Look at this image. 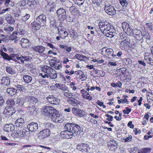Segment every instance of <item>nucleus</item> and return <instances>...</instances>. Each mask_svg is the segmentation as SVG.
<instances>
[{
    "mask_svg": "<svg viewBox=\"0 0 153 153\" xmlns=\"http://www.w3.org/2000/svg\"><path fill=\"white\" fill-rule=\"evenodd\" d=\"M70 36L73 39H76L78 36V33L75 30H71L69 32Z\"/></svg>",
    "mask_w": 153,
    "mask_h": 153,
    "instance_id": "38",
    "label": "nucleus"
},
{
    "mask_svg": "<svg viewBox=\"0 0 153 153\" xmlns=\"http://www.w3.org/2000/svg\"><path fill=\"white\" fill-rule=\"evenodd\" d=\"M16 132L13 133V135L14 137L21 138L26 135L27 131L22 128H17Z\"/></svg>",
    "mask_w": 153,
    "mask_h": 153,
    "instance_id": "6",
    "label": "nucleus"
},
{
    "mask_svg": "<svg viewBox=\"0 0 153 153\" xmlns=\"http://www.w3.org/2000/svg\"><path fill=\"white\" fill-rule=\"evenodd\" d=\"M25 121L24 119L20 118L18 119L15 122V126L18 128H22Z\"/></svg>",
    "mask_w": 153,
    "mask_h": 153,
    "instance_id": "25",
    "label": "nucleus"
},
{
    "mask_svg": "<svg viewBox=\"0 0 153 153\" xmlns=\"http://www.w3.org/2000/svg\"><path fill=\"white\" fill-rule=\"evenodd\" d=\"M73 130V135L74 134L77 135L81 131V127L79 125L74 123Z\"/></svg>",
    "mask_w": 153,
    "mask_h": 153,
    "instance_id": "29",
    "label": "nucleus"
},
{
    "mask_svg": "<svg viewBox=\"0 0 153 153\" xmlns=\"http://www.w3.org/2000/svg\"><path fill=\"white\" fill-rule=\"evenodd\" d=\"M82 97L86 100L90 101L92 100V97L91 96L89 93L85 89H82L80 91Z\"/></svg>",
    "mask_w": 153,
    "mask_h": 153,
    "instance_id": "17",
    "label": "nucleus"
},
{
    "mask_svg": "<svg viewBox=\"0 0 153 153\" xmlns=\"http://www.w3.org/2000/svg\"><path fill=\"white\" fill-rule=\"evenodd\" d=\"M125 29L127 28V30H126V32H125L128 35H132L133 34V30L131 29V27L127 23L125 22Z\"/></svg>",
    "mask_w": 153,
    "mask_h": 153,
    "instance_id": "26",
    "label": "nucleus"
},
{
    "mask_svg": "<svg viewBox=\"0 0 153 153\" xmlns=\"http://www.w3.org/2000/svg\"><path fill=\"white\" fill-rule=\"evenodd\" d=\"M42 73L39 75L43 78H49L51 79H55L57 77V73L51 66L44 65L41 68Z\"/></svg>",
    "mask_w": 153,
    "mask_h": 153,
    "instance_id": "1",
    "label": "nucleus"
},
{
    "mask_svg": "<svg viewBox=\"0 0 153 153\" xmlns=\"http://www.w3.org/2000/svg\"><path fill=\"white\" fill-rule=\"evenodd\" d=\"M68 70L66 69L65 71V73L69 75H72L74 73L76 74L77 77L79 80L81 81L85 80L87 79L86 76L84 74L83 72L81 70L74 71L72 69Z\"/></svg>",
    "mask_w": 153,
    "mask_h": 153,
    "instance_id": "3",
    "label": "nucleus"
},
{
    "mask_svg": "<svg viewBox=\"0 0 153 153\" xmlns=\"http://www.w3.org/2000/svg\"><path fill=\"white\" fill-rule=\"evenodd\" d=\"M63 95L69 98L73 96L72 94L69 92V91L68 90L66 91H63Z\"/></svg>",
    "mask_w": 153,
    "mask_h": 153,
    "instance_id": "51",
    "label": "nucleus"
},
{
    "mask_svg": "<svg viewBox=\"0 0 153 153\" xmlns=\"http://www.w3.org/2000/svg\"><path fill=\"white\" fill-rule=\"evenodd\" d=\"M102 53L103 55L107 57L109 59H112L114 57L116 56V54H114V52L113 49L111 48L105 49L104 51L103 50L102 51Z\"/></svg>",
    "mask_w": 153,
    "mask_h": 153,
    "instance_id": "7",
    "label": "nucleus"
},
{
    "mask_svg": "<svg viewBox=\"0 0 153 153\" xmlns=\"http://www.w3.org/2000/svg\"><path fill=\"white\" fill-rule=\"evenodd\" d=\"M70 60L67 57H65L63 59L62 63L63 64H66L68 62H69Z\"/></svg>",
    "mask_w": 153,
    "mask_h": 153,
    "instance_id": "63",
    "label": "nucleus"
},
{
    "mask_svg": "<svg viewBox=\"0 0 153 153\" xmlns=\"http://www.w3.org/2000/svg\"><path fill=\"white\" fill-rule=\"evenodd\" d=\"M72 112L74 114L80 117H84L85 116V111L75 107L72 108Z\"/></svg>",
    "mask_w": 153,
    "mask_h": 153,
    "instance_id": "11",
    "label": "nucleus"
},
{
    "mask_svg": "<svg viewBox=\"0 0 153 153\" xmlns=\"http://www.w3.org/2000/svg\"><path fill=\"white\" fill-rule=\"evenodd\" d=\"M98 25L101 31L104 35L110 38L114 36L113 27L108 22L105 21H101L99 22Z\"/></svg>",
    "mask_w": 153,
    "mask_h": 153,
    "instance_id": "2",
    "label": "nucleus"
},
{
    "mask_svg": "<svg viewBox=\"0 0 153 153\" xmlns=\"http://www.w3.org/2000/svg\"><path fill=\"white\" fill-rule=\"evenodd\" d=\"M4 29L6 32L10 33L13 30L14 28L12 27L9 26L8 25H7L4 27Z\"/></svg>",
    "mask_w": 153,
    "mask_h": 153,
    "instance_id": "44",
    "label": "nucleus"
},
{
    "mask_svg": "<svg viewBox=\"0 0 153 153\" xmlns=\"http://www.w3.org/2000/svg\"><path fill=\"white\" fill-rule=\"evenodd\" d=\"M6 71L10 74L13 75L16 73L15 69L11 66H7L6 68Z\"/></svg>",
    "mask_w": 153,
    "mask_h": 153,
    "instance_id": "33",
    "label": "nucleus"
},
{
    "mask_svg": "<svg viewBox=\"0 0 153 153\" xmlns=\"http://www.w3.org/2000/svg\"><path fill=\"white\" fill-rule=\"evenodd\" d=\"M33 49L36 52L43 53L45 50V48L42 45H38L32 47Z\"/></svg>",
    "mask_w": 153,
    "mask_h": 153,
    "instance_id": "19",
    "label": "nucleus"
},
{
    "mask_svg": "<svg viewBox=\"0 0 153 153\" xmlns=\"http://www.w3.org/2000/svg\"><path fill=\"white\" fill-rule=\"evenodd\" d=\"M40 134L43 138L46 137L50 135V130L48 128H46L40 131Z\"/></svg>",
    "mask_w": 153,
    "mask_h": 153,
    "instance_id": "27",
    "label": "nucleus"
},
{
    "mask_svg": "<svg viewBox=\"0 0 153 153\" xmlns=\"http://www.w3.org/2000/svg\"><path fill=\"white\" fill-rule=\"evenodd\" d=\"M16 102L20 106H22L23 104L22 100L19 98H17L16 101Z\"/></svg>",
    "mask_w": 153,
    "mask_h": 153,
    "instance_id": "61",
    "label": "nucleus"
},
{
    "mask_svg": "<svg viewBox=\"0 0 153 153\" xmlns=\"http://www.w3.org/2000/svg\"><path fill=\"white\" fill-rule=\"evenodd\" d=\"M67 102L73 106H75L77 104V100L75 99L72 97L68 98L67 100Z\"/></svg>",
    "mask_w": 153,
    "mask_h": 153,
    "instance_id": "35",
    "label": "nucleus"
},
{
    "mask_svg": "<svg viewBox=\"0 0 153 153\" xmlns=\"http://www.w3.org/2000/svg\"><path fill=\"white\" fill-rule=\"evenodd\" d=\"M53 6L52 4H48L46 6V10L50 12L53 11Z\"/></svg>",
    "mask_w": 153,
    "mask_h": 153,
    "instance_id": "53",
    "label": "nucleus"
},
{
    "mask_svg": "<svg viewBox=\"0 0 153 153\" xmlns=\"http://www.w3.org/2000/svg\"><path fill=\"white\" fill-rule=\"evenodd\" d=\"M21 42L22 47L25 48L29 47V42L28 40L25 38H22Z\"/></svg>",
    "mask_w": 153,
    "mask_h": 153,
    "instance_id": "28",
    "label": "nucleus"
},
{
    "mask_svg": "<svg viewBox=\"0 0 153 153\" xmlns=\"http://www.w3.org/2000/svg\"><path fill=\"white\" fill-rule=\"evenodd\" d=\"M0 55L3 57L4 59H6L8 60H11V57H10V56L7 53L4 52L2 50L1 51Z\"/></svg>",
    "mask_w": 153,
    "mask_h": 153,
    "instance_id": "41",
    "label": "nucleus"
},
{
    "mask_svg": "<svg viewBox=\"0 0 153 153\" xmlns=\"http://www.w3.org/2000/svg\"><path fill=\"white\" fill-rule=\"evenodd\" d=\"M18 33L16 31H13L9 37V39L11 40H16L17 38L16 35Z\"/></svg>",
    "mask_w": 153,
    "mask_h": 153,
    "instance_id": "43",
    "label": "nucleus"
},
{
    "mask_svg": "<svg viewBox=\"0 0 153 153\" xmlns=\"http://www.w3.org/2000/svg\"><path fill=\"white\" fill-rule=\"evenodd\" d=\"M100 0H92V4L97 6L99 7L100 5Z\"/></svg>",
    "mask_w": 153,
    "mask_h": 153,
    "instance_id": "56",
    "label": "nucleus"
},
{
    "mask_svg": "<svg viewBox=\"0 0 153 153\" xmlns=\"http://www.w3.org/2000/svg\"><path fill=\"white\" fill-rule=\"evenodd\" d=\"M46 16L44 14H42V15H39L36 18V22L41 25V27L46 26Z\"/></svg>",
    "mask_w": 153,
    "mask_h": 153,
    "instance_id": "9",
    "label": "nucleus"
},
{
    "mask_svg": "<svg viewBox=\"0 0 153 153\" xmlns=\"http://www.w3.org/2000/svg\"><path fill=\"white\" fill-rule=\"evenodd\" d=\"M46 99L48 102L52 104L57 105L59 103L58 99L53 95H49Z\"/></svg>",
    "mask_w": 153,
    "mask_h": 153,
    "instance_id": "16",
    "label": "nucleus"
},
{
    "mask_svg": "<svg viewBox=\"0 0 153 153\" xmlns=\"http://www.w3.org/2000/svg\"><path fill=\"white\" fill-rule=\"evenodd\" d=\"M58 16L61 20H64L67 18V15L65 10L63 8L59 9L56 11Z\"/></svg>",
    "mask_w": 153,
    "mask_h": 153,
    "instance_id": "12",
    "label": "nucleus"
},
{
    "mask_svg": "<svg viewBox=\"0 0 153 153\" xmlns=\"http://www.w3.org/2000/svg\"><path fill=\"white\" fill-rule=\"evenodd\" d=\"M15 112L13 107H6L4 110L3 114L6 117H11Z\"/></svg>",
    "mask_w": 153,
    "mask_h": 153,
    "instance_id": "8",
    "label": "nucleus"
},
{
    "mask_svg": "<svg viewBox=\"0 0 153 153\" xmlns=\"http://www.w3.org/2000/svg\"><path fill=\"white\" fill-rule=\"evenodd\" d=\"M77 150L82 152H88L90 149L89 146L87 144L80 143L78 144L76 146Z\"/></svg>",
    "mask_w": 153,
    "mask_h": 153,
    "instance_id": "10",
    "label": "nucleus"
},
{
    "mask_svg": "<svg viewBox=\"0 0 153 153\" xmlns=\"http://www.w3.org/2000/svg\"><path fill=\"white\" fill-rule=\"evenodd\" d=\"M9 4L11 5V6H13L14 5V3L11 1L10 0H5L4 2V5L5 7H8Z\"/></svg>",
    "mask_w": 153,
    "mask_h": 153,
    "instance_id": "47",
    "label": "nucleus"
},
{
    "mask_svg": "<svg viewBox=\"0 0 153 153\" xmlns=\"http://www.w3.org/2000/svg\"><path fill=\"white\" fill-rule=\"evenodd\" d=\"M10 79L8 76H4L2 78L1 81V84L7 86L10 85Z\"/></svg>",
    "mask_w": 153,
    "mask_h": 153,
    "instance_id": "30",
    "label": "nucleus"
},
{
    "mask_svg": "<svg viewBox=\"0 0 153 153\" xmlns=\"http://www.w3.org/2000/svg\"><path fill=\"white\" fill-rule=\"evenodd\" d=\"M6 103L9 107H13L14 105L15 102L13 99H10L7 100Z\"/></svg>",
    "mask_w": 153,
    "mask_h": 153,
    "instance_id": "46",
    "label": "nucleus"
},
{
    "mask_svg": "<svg viewBox=\"0 0 153 153\" xmlns=\"http://www.w3.org/2000/svg\"><path fill=\"white\" fill-rule=\"evenodd\" d=\"M65 130V131L61 132L60 133L61 136L64 138L69 139L72 138L73 135L71 132H70L67 129Z\"/></svg>",
    "mask_w": 153,
    "mask_h": 153,
    "instance_id": "18",
    "label": "nucleus"
},
{
    "mask_svg": "<svg viewBox=\"0 0 153 153\" xmlns=\"http://www.w3.org/2000/svg\"><path fill=\"white\" fill-rule=\"evenodd\" d=\"M58 34L59 36L62 39H65L66 37L68 36V34L66 31L63 32L61 31L60 32H58Z\"/></svg>",
    "mask_w": 153,
    "mask_h": 153,
    "instance_id": "40",
    "label": "nucleus"
},
{
    "mask_svg": "<svg viewBox=\"0 0 153 153\" xmlns=\"http://www.w3.org/2000/svg\"><path fill=\"white\" fill-rule=\"evenodd\" d=\"M30 26L35 31L39 30L41 27V25L39 24L38 22L36 21L32 22L30 24Z\"/></svg>",
    "mask_w": 153,
    "mask_h": 153,
    "instance_id": "23",
    "label": "nucleus"
},
{
    "mask_svg": "<svg viewBox=\"0 0 153 153\" xmlns=\"http://www.w3.org/2000/svg\"><path fill=\"white\" fill-rule=\"evenodd\" d=\"M38 124L37 123L32 122L27 126V128L31 131H34L38 128Z\"/></svg>",
    "mask_w": 153,
    "mask_h": 153,
    "instance_id": "20",
    "label": "nucleus"
},
{
    "mask_svg": "<svg viewBox=\"0 0 153 153\" xmlns=\"http://www.w3.org/2000/svg\"><path fill=\"white\" fill-rule=\"evenodd\" d=\"M122 84L121 82L119 81L118 83H112L111 84V85L113 87L117 88L119 87L120 88L121 87Z\"/></svg>",
    "mask_w": 153,
    "mask_h": 153,
    "instance_id": "48",
    "label": "nucleus"
},
{
    "mask_svg": "<svg viewBox=\"0 0 153 153\" xmlns=\"http://www.w3.org/2000/svg\"><path fill=\"white\" fill-rule=\"evenodd\" d=\"M25 99L28 102H32L33 104L34 103H36L38 101V99L37 98L32 96H26L25 97Z\"/></svg>",
    "mask_w": 153,
    "mask_h": 153,
    "instance_id": "36",
    "label": "nucleus"
},
{
    "mask_svg": "<svg viewBox=\"0 0 153 153\" xmlns=\"http://www.w3.org/2000/svg\"><path fill=\"white\" fill-rule=\"evenodd\" d=\"M151 150V149L149 148H143L140 150L141 153H149Z\"/></svg>",
    "mask_w": 153,
    "mask_h": 153,
    "instance_id": "49",
    "label": "nucleus"
},
{
    "mask_svg": "<svg viewBox=\"0 0 153 153\" xmlns=\"http://www.w3.org/2000/svg\"><path fill=\"white\" fill-rule=\"evenodd\" d=\"M16 88L18 90L20 91H23L25 90V87L22 85H17L16 86Z\"/></svg>",
    "mask_w": 153,
    "mask_h": 153,
    "instance_id": "57",
    "label": "nucleus"
},
{
    "mask_svg": "<svg viewBox=\"0 0 153 153\" xmlns=\"http://www.w3.org/2000/svg\"><path fill=\"white\" fill-rule=\"evenodd\" d=\"M104 9L105 12L109 15L113 16L116 13L114 8L110 5H106Z\"/></svg>",
    "mask_w": 153,
    "mask_h": 153,
    "instance_id": "14",
    "label": "nucleus"
},
{
    "mask_svg": "<svg viewBox=\"0 0 153 153\" xmlns=\"http://www.w3.org/2000/svg\"><path fill=\"white\" fill-rule=\"evenodd\" d=\"M43 111L44 114L45 116L50 117L51 118L53 114H55V109L53 107L51 106H46L43 108Z\"/></svg>",
    "mask_w": 153,
    "mask_h": 153,
    "instance_id": "5",
    "label": "nucleus"
},
{
    "mask_svg": "<svg viewBox=\"0 0 153 153\" xmlns=\"http://www.w3.org/2000/svg\"><path fill=\"white\" fill-rule=\"evenodd\" d=\"M20 59H19L21 63H24V61H28L30 59L29 56H22L21 55L20 56Z\"/></svg>",
    "mask_w": 153,
    "mask_h": 153,
    "instance_id": "45",
    "label": "nucleus"
},
{
    "mask_svg": "<svg viewBox=\"0 0 153 153\" xmlns=\"http://www.w3.org/2000/svg\"><path fill=\"white\" fill-rule=\"evenodd\" d=\"M49 62V65L52 68L53 67L56 70H60L62 68L61 62L57 59L56 57L50 59Z\"/></svg>",
    "mask_w": 153,
    "mask_h": 153,
    "instance_id": "4",
    "label": "nucleus"
},
{
    "mask_svg": "<svg viewBox=\"0 0 153 153\" xmlns=\"http://www.w3.org/2000/svg\"><path fill=\"white\" fill-rule=\"evenodd\" d=\"M6 37L5 35L0 34V43H1V41L5 42L6 40Z\"/></svg>",
    "mask_w": 153,
    "mask_h": 153,
    "instance_id": "54",
    "label": "nucleus"
},
{
    "mask_svg": "<svg viewBox=\"0 0 153 153\" xmlns=\"http://www.w3.org/2000/svg\"><path fill=\"white\" fill-rule=\"evenodd\" d=\"M6 20L7 22L10 25H13L15 22V20L14 17L10 15H8L6 17Z\"/></svg>",
    "mask_w": 153,
    "mask_h": 153,
    "instance_id": "31",
    "label": "nucleus"
},
{
    "mask_svg": "<svg viewBox=\"0 0 153 153\" xmlns=\"http://www.w3.org/2000/svg\"><path fill=\"white\" fill-rule=\"evenodd\" d=\"M45 125L46 127H48L49 128H53L54 126V125L52 124L49 123H46Z\"/></svg>",
    "mask_w": 153,
    "mask_h": 153,
    "instance_id": "64",
    "label": "nucleus"
},
{
    "mask_svg": "<svg viewBox=\"0 0 153 153\" xmlns=\"http://www.w3.org/2000/svg\"><path fill=\"white\" fill-rule=\"evenodd\" d=\"M76 84L75 82H72L70 83L69 85L71 88L72 89V90L73 91H75L77 89V87L76 86Z\"/></svg>",
    "mask_w": 153,
    "mask_h": 153,
    "instance_id": "52",
    "label": "nucleus"
},
{
    "mask_svg": "<svg viewBox=\"0 0 153 153\" xmlns=\"http://www.w3.org/2000/svg\"><path fill=\"white\" fill-rule=\"evenodd\" d=\"M27 4L30 9H35L36 7L37 3L35 0H28Z\"/></svg>",
    "mask_w": 153,
    "mask_h": 153,
    "instance_id": "21",
    "label": "nucleus"
},
{
    "mask_svg": "<svg viewBox=\"0 0 153 153\" xmlns=\"http://www.w3.org/2000/svg\"><path fill=\"white\" fill-rule=\"evenodd\" d=\"M144 59L148 63L152 65H153V56L151 55H149L146 56L144 57Z\"/></svg>",
    "mask_w": 153,
    "mask_h": 153,
    "instance_id": "37",
    "label": "nucleus"
},
{
    "mask_svg": "<svg viewBox=\"0 0 153 153\" xmlns=\"http://www.w3.org/2000/svg\"><path fill=\"white\" fill-rule=\"evenodd\" d=\"M74 123H67L65 124L64 126L65 129H67L71 132L72 134H73V127Z\"/></svg>",
    "mask_w": 153,
    "mask_h": 153,
    "instance_id": "24",
    "label": "nucleus"
},
{
    "mask_svg": "<svg viewBox=\"0 0 153 153\" xmlns=\"http://www.w3.org/2000/svg\"><path fill=\"white\" fill-rule=\"evenodd\" d=\"M14 129V126L11 124L5 125L4 127V131L8 132L13 131Z\"/></svg>",
    "mask_w": 153,
    "mask_h": 153,
    "instance_id": "22",
    "label": "nucleus"
},
{
    "mask_svg": "<svg viewBox=\"0 0 153 153\" xmlns=\"http://www.w3.org/2000/svg\"><path fill=\"white\" fill-rule=\"evenodd\" d=\"M77 10V8L73 5L70 7V11L71 13H75Z\"/></svg>",
    "mask_w": 153,
    "mask_h": 153,
    "instance_id": "58",
    "label": "nucleus"
},
{
    "mask_svg": "<svg viewBox=\"0 0 153 153\" xmlns=\"http://www.w3.org/2000/svg\"><path fill=\"white\" fill-rule=\"evenodd\" d=\"M16 90L14 88H8L7 89V93L11 96L14 95L16 93Z\"/></svg>",
    "mask_w": 153,
    "mask_h": 153,
    "instance_id": "39",
    "label": "nucleus"
},
{
    "mask_svg": "<svg viewBox=\"0 0 153 153\" xmlns=\"http://www.w3.org/2000/svg\"><path fill=\"white\" fill-rule=\"evenodd\" d=\"M84 1V0H78L74 1V2L75 4H77L78 5L80 6L83 3Z\"/></svg>",
    "mask_w": 153,
    "mask_h": 153,
    "instance_id": "59",
    "label": "nucleus"
},
{
    "mask_svg": "<svg viewBox=\"0 0 153 153\" xmlns=\"http://www.w3.org/2000/svg\"><path fill=\"white\" fill-rule=\"evenodd\" d=\"M105 117H108L106 119V120H107L109 121H111L113 119V117L112 116L108 114H106L105 115Z\"/></svg>",
    "mask_w": 153,
    "mask_h": 153,
    "instance_id": "62",
    "label": "nucleus"
},
{
    "mask_svg": "<svg viewBox=\"0 0 153 153\" xmlns=\"http://www.w3.org/2000/svg\"><path fill=\"white\" fill-rule=\"evenodd\" d=\"M74 57L80 61L83 60L85 61H86L88 59L86 56L79 54H76Z\"/></svg>",
    "mask_w": 153,
    "mask_h": 153,
    "instance_id": "32",
    "label": "nucleus"
},
{
    "mask_svg": "<svg viewBox=\"0 0 153 153\" xmlns=\"http://www.w3.org/2000/svg\"><path fill=\"white\" fill-rule=\"evenodd\" d=\"M117 145L116 141L113 139H110L108 142V148L111 151H114L116 149Z\"/></svg>",
    "mask_w": 153,
    "mask_h": 153,
    "instance_id": "13",
    "label": "nucleus"
},
{
    "mask_svg": "<svg viewBox=\"0 0 153 153\" xmlns=\"http://www.w3.org/2000/svg\"><path fill=\"white\" fill-rule=\"evenodd\" d=\"M23 79L25 82L29 83L31 81L32 77L30 76L25 75L23 76Z\"/></svg>",
    "mask_w": 153,
    "mask_h": 153,
    "instance_id": "42",
    "label": "nucleus"
},
{
    "mask_svg": "<svg viewBox=\"0 0 153 153\" xmlns=\"http://www.w3.org/2000/svg\"><path fill=\"white\" fill-rule=\"evenodd\" d=\"M51 119L53 122L58 123H61L64 120L63 117L62 115L56 113L53 114Z\"/></svg>",
    "mask_w": 153,
    "mask_h": 153,
    "instance_id": "15",
    "label": "nucleus"
},
{
    "mask_svg": "<svg viewBox=\"0 0 153 153\" xmlns=\"http://www.w3.org/2000/svg\"><path fill=\"white\" fill-rule=\"evenodd\" d=\"M10 57L11 58V60L15 61L19 60L20 59V56H19V55L18 54H12Z\"/></svg>",
    "mask_w": 153,
    "mask_h": 153,
    "instance_id": "50",
    "label": "nucleus"
},
{
    "mask_svg": "<svg viewBox=\"0 0 153 153\" xmlns=\"http://www.w3.org/2000/svg\"><path fill=\"white\" fill-rule=\"evenodd\" d=\"M30 15L29 14H26L25 16L22 17V19L24 22H26L30 18Z\"/></svg>",
    "mask_w": 153,
    "mask_h": 153,
    "instance_id": "55",
    "label": "nucleus"
},
{
    "mask_svg": "<svg viewBox=\"0 0 153 153\" xmlns=\"http://www.w3.org/2000/svg\"><path fill=\"white\" fill-rule=\"evenodd\" d=\"M146 25L149 30H153V26H152V23L149 22L146 23Z\"/></svg>",
    "mask_w": 153,
    "mask_h": 153,
    "instance_id": "60",
    "label": "nucleus"
},
{
    "mask_svg": "<svg viewBox=\"0 0 153 153\" xmlns=\"http://www.w3.org/2000/svg\"><path fill=\"white\" fill-rule=\"evenodd\" d=\"M57 78V82L61 83L63 81H66V78L63 73H60L59 74L58 77Z\"/></svg>",
    "mask_w": 153,
    "mask_h": 153,
    "instance_id": "34",
    "label": "nucleus"
}]
</instances>
